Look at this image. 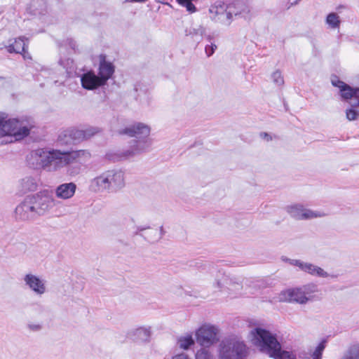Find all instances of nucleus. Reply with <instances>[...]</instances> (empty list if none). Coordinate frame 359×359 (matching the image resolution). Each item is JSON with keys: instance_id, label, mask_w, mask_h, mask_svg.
Listing matches in <instances>:
<instances>
[{"instance_id": "obj_1", "label": "nucleus", "mask_w": 359, "mask_h": 359, "mask_svg": "<svg viewBox=\"0 0 359 359\" xmlns=\"http://www.w3.org/2000/svg\"><path fill=\"white\" fill-rule=\"evenodd\" d=\"M248 340L259 351L274 359H297L291 351L282 349L276 334L261 327L252 328L248 334Z\"/></svg>"}, {"instance_id": "obj_2", "label": "nucleus", "mask_w": 359, "mask_h": 359, "mask_svg": "<svg viewBox=\"0 0 359 359\" xmlns=\"http://www.w3.org/2000/svg\"><path fill=\"white\" fill-rule=\"evenodd\" d=\"M276 299L279 302L302 306L318 301L320 299V291L317 285L308 283L284 288L277 294Z\"/></svg>"}, {"instance_id": "obj_3", "label": "nucleus", "mask_w": 359, "mask_h": 359, "mask_svg": "<svg viewBox=\"0 0 359 359\" xmlns=\"http://www.w3.org/2000/svg\"><path fill=\"white\" fill-rule=\"evenodd\" d=\"M33 124L25 119H6L4 113H0V137L8 136L11 138L10 142L20 140L29 134Z\"/></svg>"}, {"instance_id": "obj_4", "label": "nucleus", "mask_w": 359, "mask_h": 359, "mask_svg": "<svg viewBox=\"0 0 359 359\" xmlns=\"http://www.w3.org/2000/svg\"><path fill=\"white\" fill-rule=\"evenodd\" d=\"M332 86L337 88L341 97L345 100H350L351 107L346 110V117L348 121H355L359 116V113L355 109L359 107V88H352L337 76L331 77Z\"/></svg>"}, {"instance_id": "obj_5", "label": "nucleus", "mask_w": 359, "mask_h": 359, "mask_svg": "<svg viewBox=\"0 0 359 359\" xmlns=\"http://www.w3.org/2000/svg\"><path fill=\"white\" fill-rule=\"evenodd\" d=\"M29 196L37 217L48 214L59 203L53 196V191L48 189L41 190Z\"/></svg>"}, {"instance_id": "obj_6", "label": "nucleus", "mask_w": 359, "mask_h": 359, "mask_svg": "<svg viewBox=\"0 0 359 359\" xmlns=\"http://www.w3.org/2000/svg\"><path fill=\"white\" fill-rule=\"evenodd\" d=\"M219 332L217 325L205 322L196 329L195 336L201 348H208L219 341Z\"/></svg>"}, {"instance_id": "obj_7", "label": "nucleus", "mask_w": 359, "mask_h": 359, "mask_svg": "<svg viewBox=\"0 0 359 359\" xmlns=\"http://www.w3.org/2000/svg\"><path fill=\"white\" fill-rule=\"evenodd\" d=\"M245 349L243 342L232 339L222 341L219 346V359H241L240 355Z\"/></svg>"}, {"instance_id": "obj_8", "label": "nucleus", "mask_w": 359, "mask_h": 359, "mask_svg": "<svg viewBox=\"0 0 359 359\" xmlns=\"http://www.w3.org/2000/svg\"><path fill=\"white\" fill-rule=\"evenodd\" d=\"M285 210L292 217L299 220L313 219L325 216L323 212L305 208L299 203L289 205Z\"/></svg>"}, {"instance_id": "obj_9", "label": "nucleus", "mask_w": 359, "mask_h": 359, "mask_svg": "<svg viewBox=\"0 0 359 359\" xmlns=\"http://www.w3.org/2000/svg\"><path fill=\"white\" fill-rule=\"evenodd\" d=\"M108 187V194H116L126 187L125 172L121 169H109L104 170Z\"/></svg>"}, {"instance_id": "obj_10", "label": "nucleus", "mask_w": 359, "mask_h": 359, "mask_svg": "<svg viewBox=\"0 0 359 359\" xmlns=\"http://www.w3.org/2000/svg\"><path fill=\"white\" fill-rule=\"evenodd\" d=\"M98 133L95 128H88L84 130L69 129L64 131L59 136V141L62 144H70L72 141H83L90 138Z\"/></svg>"}, {"instance_id": "obj_11", "label": "nucleus", "mask_w": 359, "mask_h": 359, "mask_svg": "<svg viewBox=\"0 0 359 359\" xmlns=\"http://www.w3.org/2000/svg\"><path fill=\"white\" fill-rule=\"evenodd\" d=\"M27 161L32 168L49 171V149H38L31 151L27 157Z\"/></svg>"}, {"instance_id": "obj_12", "label": "nucleus", "mask_w": 359, "mask_h": 359, "mask_svg": "<svg viewBox=\"0 0 359 359\" xmlns=\"http://www.w3.org/2000/svg\"><path fill=\"white\" fill-rule=\"evenodd\" d=\"M22 280L25 285L36 296L41 297L48 291L46 280L40 276L28 273Z\"/></svg>"}, {"instance_id": "obj_13", "label": "nucleus", "mask_w": 359, "mask_h": 359, "mask_svg": "<svg viewBox=\"0 0 359 359\" xmlns=\"http://www.w3.org/2000/svg\"><path fill=\"white\" fill-rule=\"evenodd\" d=\"M69 151L49 149V172L57 171L71 164Z\"/></svg>"}, {"instance_id": "obj_14", "label": "nucleus", "mask_w": 359, "mask_h": 359, "mask_svg": "<svg viewBox=\"0 0 359 359\" xmlns=\"http://www.w3.org/2000/svg\"><path fill=\"white\" fill-rule=\"evenodd\" d=\"M118 133L121 135L141 139L150 135L151 128L146 123L137 122L121 129Z\"/></svg>"}, {"instance_id": "obj_15", "label": "nucleus", "mask_w": 359, "mask_h": 359, "mask_svg": "<svg viewBox=\"0 0 359 359\" xmlns=\"http://www.w3.org/2000/svg\"><path fill=\"white\" fill-rule=\"evenodd\" d=\"M15 217L22 221L32 220L37 217L29 196L26 197L15 208Z\"/></svg>"}, {"instance_id": "obj_16", "label": "nucleus", "mask_w": 359, "mask_h": 359, "mask_svg": "<svg viewBox=\"0 0 359 359\" xmlns=\"http://www.w3.org/2000/svg\"><path fill=\"white\" fill-rule=\"evenodd\" d=\"M151 336V328L149 326H142L130 330L127 337L137 343H148Z\"/></svg>"}, {"instance_id": "obj_17", "label": "nucleus", "mask_w": 359, "mask_h": 359, "mask_svg": "<svg viewBox=\"0 0 359 359\" xmlns=\"http://www.w3.org/2000/svg\"><path fill=\"white\" fill-rule=\"evenodd\" d=\"M81 86L88 90H93L104 86L100 77L92 71H88L80 76Z\"/></svg>"}, {"instance_id": "obj_18", "label": "nucleus", "mask_w": 359, "mask_h": 359, "mask_svg": "<svg viewBox=\"0 0 359 359\" xmlns=\"http://www.w3.org/2000/svg\"><path fill=\"white\" fill-rule=\"evenodd\" d=\"M88 189L95 194H108L107 178L104 171L90 180Z\"/></svg>"}, {"instance_id": "obj_19", "label": "nucleus", "mask_w": 359, "mask_h": 359, "mask_svg": "<svg viewBox=\"0 0 359 359\" xmlns=\"http://www.w3.org/2000/svg\"><path fill=\"white\" fill-rule=\"evenodd\" d=\"M153 144V140L149 137L138 139L130 146L127 151L128 156L138 155L142 153L147 152L150 150Z\"/></svg>"}, {"instance_id": "obj_20", "label": "nucleus", "mask_w": 359, "mask_h": 359, "mask_svg": "<svg viewBox=\"0 0 359 359\" xmlns=\"http://www.w3.org/2000/svg\"><path fill=\"white\" fill-rule=\"evenodd\" d=\"M292 264L298 266L301 270L312 276L320 278H327L329 276V273L325 270L311 263L304 262L300 260H294Z\"/></svg>"}, {"instance_id": "obj_21", "label": "nucleus", "mask_w": 359, "mask_h": 359, "mask_svg": "<svg viewBox=\"0 0 359 359\" xmlns=\"http://www.w3.org/2000/svg\"><path fill=\"white\" fill-rule=\"evenodd\" d=\"M114 73V65L111 62L107 61L104 56H100L97 76L100 77L104 85L107 83V81L112 76Z\"/></svg>"}, {"instance_id": "obj_22", "label": "nucleus", "mask_w": 359, "mask_h": 359, "mask_svg": "<svg viewBox=\"0 0 359 359\" xmlns=\"http://www.w3.org/2000/svg\"><path fill=\"white\" fill-rule=\"evenodd\" d=\"M76 190V184L74 182L61 184L55 189V197L62 200H69L74 196Z\"/></svg>"}, {"instance_id": "obj_23", "label": "nucleus", "mask_w": 359, "mask_h": 359, "mask_svg": "<svg viewBox=\"0 0 359 359\" xmlns=\"http://www.w3.org/2000/svg\"><path fill=\"white\" fill-rule=\"evenodd\" d=\"M25 39L24 36L11 39L3 44L2 48H5L9 53L22 54V52H25L26 48Z\"/></svg>"}, {"instance_id": "obj_24", "label": "nucleus", "mask_w": 359, "mask_h": 359, "mask_svg": "<svg viewBox=\"0 0 359 359\" xmlns=\"http://www.w3.org/2000/svg\"><path fill=\"white\" fill-rule=\"evenodd\" d=\"M39 187L38 180L32 177L26 176L19 180L18 188L20 192L25 194L30 191H34Z\"/></svg>"}, {"instance_id": "obj_25", "label": "nucleus", "mask_w": 359, "mask_h": 359, "mask_svg": "<svg viewBox=\"0 0 359 359\" xmlns=\"http://www.w3.org/2000/svg\"><path fill=\"white\" fill-rule=\"evenodd\" d=\"M71 164L86 163L91 158V153L87 149L69 151Z\"/></svg>"}, {"instance_id": "obj_26", "label": "nucleus", "mask_w": 359, "mask_h": 359, "mask_svg": "<svg viewBox=\"0 0 359 359\" xmlns=\"http://www.w3.org/2000/svg\"><path fill=\"white\" fill-rule=\"evenodd\" d=\"M210 13L213 17H218L224 23L229 24L231 14L225 12V8L222 5H213L210 8Z\"/></svg>"}, {"instance_id": "obj_27", "label": "nucleus", "mask_w": 359, "mask_h": 359, "mask_svg": "<svg viewBox=\"0 0 359 359\" xmlns=\"http://www.w3.org/2000/svg\"><path fill=\"white\" fill-rule=\"evenodd\" d=\"M325 24L329 29H339L341 25L340 16L334 12L328 13L325 18Z\"/></svg>"}, {"instance_id": "obj_28", "label": "nucleus", "mask_w": 359, "mask_h": 359, "mask_svg": "<svg viewBox=\"0 0 359 359\" xmlns=\"http://www.w3.org/2000/svg\"><path fill=\"white\" fill-rule=\"evenodd\" d=\"M217 284L219 287L229 290H233L240 288V285L238 283H233V281L226 276H222L217 280Z\"/></svg>"}, {"instance_id": "obj_29", "label": "nucleus", "mask_w": 359, "mask_h": 359, "mask_svg": "<svg viewBox=\"0 0 359 359\" xmlns=\"http://www.w3.org/2000/svg\"><path fill=\"white\" fill-rule=\"evenodd\" d=\"M181 359H189L187 357L182 358ZM196 359H214L213 355L208 348H201L196 353Z\"/></svg>"}, {"instance_id": "obj_30", "label": "nucleus", "mask_w": 359, "mask_h": 359, "mask_svg": "<svg viewBox=\"0 0 359 359\" xmlns=\"http://www.w3.org/2000/svg\"><path fill=\"white\" fill-rule=\"evenodd\" d=\"M195 341L193 337L187 334H184L182 337H181V348L184 349H188L191 346L194 345Z\"/></svg>"}, {"instance_id": "obj_31", "label": "nucleus", "mask_w": 359, "mask_h": 359, "mask_svg": "<svg viewBox=\"0 0 359 359\" xmlns=\"http://www.w3.org/2000/svg\"><path fill=\"white\" fill-rule=\"evenodd\" d=\"M198 0H181V6L186 8L189 13H193L196 11V8L194 6V2Z\"/></svg>"}, {"instance_id": "obj_32", "label": "nucleus", "mask_w": 359, "mask_h": 359, "mask_svg": "<svg viewBox=\"0 0 359 359\" xmlns=\"http://www.w3.org/2000/svg\"><path fill=\"white\" fill-rule=\"evenodd\" d=\"M271 79L274 83H276L278 86H281L284 83L283 76L281 74V72L278 70H276L273 72L271 74Z\"/></svg>"}, {"instance_id": "obj_33", "label": "nucleus", "mask_w": 359, "mask_h": 359, "mask_svg": "<svg viewBox=\"0 0 359 359\" xmlns=\"http://www.w3.org/2000/svg\"><path fill=\"white\" fill-rule=\"evenodd\" d=\"M342 359H359V347L352 348Z\"/></svg>"}, {"instance_id": "obj_34", "label": "nucleus", "mask_w": 359, "mask_h": 359, "mask_svg": "<svg viewBox=\"0 0 359 359\" xmlns=\"http://www.w3.org/2000/svg\"><path fill=\"white\" fill-rule=\"evenodd\" d=\"M323 349L324 345L323 344H318L313 353L312 359H320Z\"/></svg>"}, {"instance_id": "obj_35", "label": "nucleus", "mask_w": 359, "mask_h": 359, "mask_svg": "<svg viewBox=\"0 0 359 359\" xmlns=\"http://www.w3.org/2000/svg\"><path fill=\"white\" fill-rule=\"evenodd\" d=\"M28 327L29 330H31L32 331L37 332V331L41 330V325L40 324L32 323V324L28 325Z\"/></svg>"}, {"instance_id": "obj_36", "label": "nucleus", "mask_w": 359, "mask_h": 359, "mask_svg": "<svg viewBox=\"0 0 359 359\" xmlns=\"http://www.w3.org/2000/svg\"><path fill=\"white\" fill-rule=\"evenodd\" d=\"M215 48H216V46H212L210 48H206V53H207L209 55H212V54L213 53V52H214V49H215Z\"/></svg>"}, {"instance_id": "obj_37", "label": "nucleus", "mask_w": 359, "mask_h": 359, "mask_svg": "<svg viewBox=\"0 0 359 359\" xmlns=\"http://www.w3.org/2000/svg\"><path fill=\"white\" fill-rule=\"evenodd\" d=\"M262 138H264L266 141H269V140H270L271 139V137L269 135H267L266 133L262 134Z\"/></svg>"}, {"instance_id": "obj_38", "label": "nucleus", "mask_w": 359, "mask_h": 359, "mask_svg": "<svg viewBox=\"0 0 359 359\" xmlns=\"http://www.w3.org/2000/svg\"><path fill=\"white\" fill-rule=\"evenodd\" d=\"M155 231H156V233L158 234V238H157V239L161 238V229H160V230H156Z\"/></svg>"}, {"instance_id": "obj_39", "label": "nucleus", "mask_w": 359, "mask_h": 359, "mask_svg": "<svg viewBox=\"0 0 359 359\" xmlns=\"http://www.w3.org/2000/svg\"><path fill=\"white\" fill-rule=\"evenodd\" d=\"M22 55H23V57L25 59L30 58V57L28 55V54L26 53V50H25V52H22Z\"/></svg>"}, {"instance_id": "obj_40", "label": "nucleus", "mask_w": 359, "mask_h": 359, "mask_svg": "<svg viewBox=\"0 0 359 359\" xmlns=\"http://www.w3.org/2000/svg\"><path fill=\"white\" fill-rule=\"evenodd\" d=\"M176 1H177V3H179V4H180V0H176Z\"/></svg>"}]
</instances>
